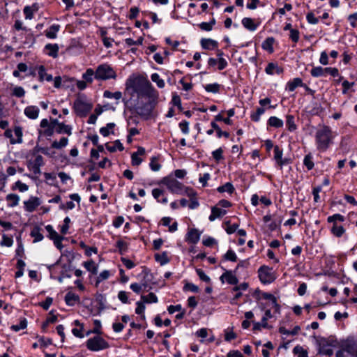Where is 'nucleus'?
I'll use <instances>...</instances> for the list:
<instances>
[{
  "label": "nucleus",
  "mask_w": 357,
  "mask_h": 357,
  "mask_svg": "<svg viewBox=\"0 0 357 357\" xmlns=\"http://www.w3.org/2000/svg\"><path fill=\"white\" fill-rule=\"evenodd\" d=\"M126 91L131 95L149 96L152 98L158 97V92L151 82L142 76H131L126 82Z\"/></svg>",
  "instance_id": "obj_1"
},
{
  "label": "nucleus",
  "mask_w": 357,
  "mask_h": 357,
  "mask_svg": "<svg viewBox=\"0 0 357 357\" xmlns=\"http://www.w3.org/2000/svg\"><path fill=\"white\" fill-rule=\"evenodd\" d=\"M335 137V134L329 126L325 125L320 126L314 136L317 150L321 152L326 151L333 143Z\"/></svg>",
  "instance_id": "obj_2"
},
{
  "label": "nucleus",
  "mask_w": 357,
  "mask_h": 357,
  "mask_svg": "<svg viewBox=\"0 0 357 357\" xmlns=\"http://www.w3.org/2000/svg\"><path fill=\"white\" fill-rule=\"evenodd\" d=\"M116 77V71L107 63L99 65L95 71V79L98 80H107Z\"/></svg>",
  "instance_id": "obj_3"
},
{
  "label": "nucleus",
  "mask_w": 357,
  "mask_h": 357,
  "mask_svg": "<svg viewBox=\"0 0 357 357\" xmlns=\"http://www.w3.org/2000/svg\"><path fill=\"white\" fill-rule=\"evenodd\" d=\"M87 349L91 351H98L108 349L109 344L101 336L97 335L89 338L86 342Z\"/></svg>",
  "instance_id": "obj_4"
},
{
  "label": "nucleus",
  "mask_w": 357,
  "mask_h": 357,
  "mask_svg": "<svg viewBox=\"0 0 357 357\" xmlns=\"http://www.w3.org/2000/svg\"><path fill=\"white\" fill-rule=\"evenodd\" d=\"M86 97L84 96H78L74 102V108L79 115H85L92 109L91 104L85 101Z\"/></svg>",
  "instance_id": "obj_5"
},
{
  "label": "nucleus",
  "mask_w": 357,
  "mask_h": 357,
  "mask_svg": "<svg viewBox=\"0 0 357 357\" xmlns=\"http://www.w3.org/2000/svg\"><path fill=\"white\" fill-rule=\"evenodd\" d=\"M258 275L263 284H270L275 280V275L272 268L266 266H262L259 268Z\"/></svg>",
  "instance_id": "obj_6"
},
{
  "label": "nucleus",
  "mask_w": 357,
  "mask_h": 357,
  "mask_svg": "<svg viewBox=\"0 0 357 357\" xmlns=\"http://www.w3.org/2000/svg\"><path fill=\"white\" fill-rule=\"evenodd\" d=\"M161 183L165 185L171 192L174 194H180L184 188L183 185L174 178L165 177Z\"/></svg>",
  "instance_id": "obj_7"
},
{
  "label": "nucleus",
  "mask_w": 357,
  "mask_h": 357,
  "mask_svg": "<svg viewBox=\"0 0 357 357\" xmlns=\"http://www.w3.org/2000/svg\"><path fill=\"white\" fill-rule=\"evenodd\" d=\"M43 164V159L40 155L33 153L28 156V168L35 174L40 173V167Z\"/></svg>",
  "instance_id": "obj_8"
},
{
  "label": "nucleus",
  "mask_w": 357,
  "mask_h": 357,
  "mask_svg": "<svg viewBox=\"0 0 357 357\" xmlns=\"http://www.w3.org/2000/svg\"><path fill=\"white\" fill-rule=\"evenodd\" d=\"M22 230L19 231L20 237L17 238V248L16 249V254L20 258L17 259L16 268L17 271L15 272V278H20L22 276V241L20 238Z\"/></svg>",
  "instance_id": "obj_9"
},
{
  "label": "nucleus",
  "mask_w": 357,
  "mask_h": 357,
  "mask_svg": "<svg viewBox=\"0 0 357 357\" xmlns=\"http://www.w3.org/2000/svg\"><path fill=\"white\" fill-rule=\"evenodd\" d=\"M15 135L16 138L13 137V132L10 129H6L4 132V136L10 139V144L21 143L22 142V128L20 126L15 127Z\"/></svg>",
  "instance_id": "obj_10"
},
{
  "label": "nucleus",
  "mask_w": 357,
  "mask_h": 357,
  "mask_svg": "<svg viewBox=\"0 0 357 357\" xmlns=\"http://www.w3.org/2000/svg\"><path fill=\"white\" fill-rule=\"evenodd\" d=\"M146 151L143 147H139L136 152H134L131 155V163L132 166L138 167L144 160Z\"/></svg>",
  "instance_id": "obj_11"
},
{
  "label": "nucleus",
  "mask_w": 357,
  "mask_h": 357,
  "mask_svg": "<svg viewBox=\"0 0 357 357\" xmlns=\"http://www.w3.org/2000/svg\"><path fill=\"white\" fill-rule=\"evenodd\" d=\"M282 150L280 149L278 146H274V160L276 164L280 167V169L284 165L289 163V160L287 158H282Z\"/></svg>",
  "instance_id": "obj_12"
},
{
  "label": "nucleus",
  "mask_w": 357,
  "mask_h": 357,
  "mask_svg": "<svg viewBox=\"0 0 357 357\" xmlns=\"http://www.w3.org/2000/svg\"><path fill=\"white\" fill-rule=\"evenodd\" d=\"M200 236L201 233L198 229L192 228L188 229L185 236V241L188 243L196 244L199 241Z\"/></svg>",
  "instance_id": "obj_13"
},
{
  "label": "nucleus",
  "mask_w": 357,
  "mask_h": 357,
  "mask_svg": "<svg viewBox=\"0 0 357 357\" xmlns=\"http://www.w3.org/2000/svg\"><path fill=\"white\" fill-rule=\"evenodd\" d=\"M152 195L158 202L167 204L168 202L167 196L165 191L160 188H154L152 190Z\"/></svg>",
  "instance_id": "obj_14"
},
{
  "label": "nucleus",
  "mask_w": 357,
  "mask_h": 357,
  "mask_svg": "<svg viewBox=\"0 0 357 357\" xmlns=\"http://www.w3.org/2000/svg\"><path fill=\"white\" fill-rule=\"evenodd\" d=\"M222 282H227L230 284H237L238 280L231 271H226L220 278Z\"/></svg>",
  "instance_id": "obj_15"
},
{
  "label": "nucleus",
  "mask_w": 357,
  "mask_h": 357,
  "mask_svg": "<svg viewBox=\"0 0 357 357\" xmlns=\"http://www.w3.org/2000/svg\"><path fill=\"white\" fill-rule=\"evenodd\" d=\"M241 22H242L243 26L246 29H248L250 31H255L259 24V22H256L255 20H253L250 17H244L242 20Z\"/></svg>",
  "instance_id": "obj_16"
},
{
  "label": "nucleus",
  "mask_w": 357,
  "mask_h": 357,
  "mask_svg": "<svg viewBox=\"0 0 357 357\" xmlns=\"http://www.w3.org/2000/svg\"><path fill=\"white\" fill-rule=\"evenodd\" d=\"M227 211L218 206H213L211 208V214L208 217L211 222L214 221L217 218H220L226 214Z\"/></svg>",
  "instance_id": "obj_17"
},
{
  "label": "nucleus",
  "mask_w": 357,
  "mask_h": 357,
  "mask_svg": "<svg viewBox=\"0 0 357 357\" xmlns=\"http://www.w3.org/2000/svg\"><path fill=\"white\" fill-rule=\"evenodd\" d=\"M200 43L202 48L208 50H215L218 46V42L211 38H202Z\"/></svg>",
  "instance_id": "obj_18"
},
{
  "label": "nucleus",
  "mask_w": 357,
  "mask_h": 357,
  "mask_svg": "<svg viewBox=\"0 0 357 357\" xmlns=\"http://www.w3.org/2000/svg\"><path fill=\"white\" fill-rule=\"evenodd\" d=\"M26 209L32 212L40 204V201L38 197H31L27 202H24Z\"/></svg>",
  "instance_id": "obj_19"
},
{
  "label": "nucleus",
  "mask_w": 357,
  "mask_h": 357,
  "mask_svg": "<svg viewBox=\"0 0 357 357\" xmlns=\"http://www.w3.org/2000/svg\"><path fill=\"white\" fill-rule=\"evenodd\" d=\"M82 266L92 275H96L98 271V265L92 259L84 261Z\"/></svg>",
  "instance_id": "obj_20"
},
{
  "label": "nucleus",
  "mask_w": 357,
  "mask_h": 357,
  "mask_svg": "<svg viewBox=\"0 0 357 357\" xmlns=\"http://www.w3.org/2000/svg\"><path fill=\"white\" fill-rule=\"evenodd\" d=\"M304 84L301 78L296 77L287 83L286 89L289 91H294L298 86H303Z\"/></svg>",
  "instance_id": "obj_21"
},
{
  "label": "nucleus",
  "mask_w": 357,
  "mask_h": 357,
  "mask_svg": "<svg viewBox=\"0 0 357 357\" xmlns=\"http://www.w3.org/2000/svg\"><path fill=\"white\" fill-rule=\"evenodd\" d=\"M54 125H55L54 128L59 133H66L68 135H71V127L68 125H65L64 123H59L56 120L53 121Z\"/></svg>",
  "instance_id": "obj_22"
},
{
  "label": "nucleus",
  "mask_w": 357,
  "mask_h": 357,
  "mask_svg": "<svg viewBox=\"0 0 357 357\" xmlns=\"http://www.w3.org/2000/svg\"><path fill=\"white\" fill-rule=\"evenodd\" d=\"M65 301L69 306H73L79 302V296L71 291L68 292L65 296Z\"/></svg>",
  "instance_id": "obj_23"
},
{
  "label": "nucleus",
  "mask_w": 357,
  "mask_h": 357,
  "mask_svg": "<svg viewBox=\"0 0 357 357\" xmlns=\"http://www.w3.org/2000/svg\"><path fill=\"white\" fill-rule=\"evenodd\" d=\"M45 52L47 55L56 58L58 56L59 46L57 44H47L45 46Z\"/></svg>",
  "instance_id": "obj_24"
},
{
  "label": "nucleus",
  "mask_w": 357,
  "mask_h": 357,
  "mask_svg": "<svg viewBox=\"0 0 357 357\" xmlns=\"http://www.w3.org/2000/svg\"><path fill=\"white\" fill-rule=\"evenodd\" d=\"M128 245H129L128 242L119 238L117 239L115 246L117 248L119 254L124 255L128 251Z\"/></svg>",
  "instance_id": "obj_25"
},
{
  "label": "nucleus",
  "mask_w": 357,
  "mask_h": 357,
  "mask_svg": "<svg viewBox=\"0 0 357 357\" xmlns=\"http://www.w3.org/2000/svg\"><path fill=\"white\" fill-rule=\"evenodd\" d=\"M39 108L36 106H29L24 109L26 116L31 119H36L39 114Z\"/></svg>",
  "instance_id": "obj_26"
},
{
  "label": "nucleus",
  "mask_w": 357,
  "mask_h": 357,
  "mask_svg": "<svg viewBox=\"0 0 357 357\" xmlns=\"http://www.w3.org/2000/svg\"><path fill=\"white\" fill-rule=\"evenodd\" d=\"M278 331L280 334L284 335H296L301 331V327L295 326L292 330H287L285 327L280 326Z\"/></svg>",
  "instance_id": "obj_27"
},
{
  "label": "nucleus",
  "mask_w": 357,
  "mask_h": 357,
  "mask_svg": "<svg viewBox=\"0 0 357 357\" xmlns=\"http://www.w3.org/2000/svg\"><path fill=\"white\" fill-rule=\"evenodd\" d=\"M74 325L76 326L77 327L76 328H73L72 330V333L73 334L77 337H79V338H82L84 337V335L83 333V330H84V326L82 324H81L79 322V321L78 320H75L74 321Z\"/></svg>",
  "instance_id": "obj_28"
},
{
  "label": "nucleus",
  "mask_w": 357,
  "mask_h": 357,
  "mask_svg": "<svg viewBox=\"0 0 357 357\" xmlns=\"http://www.w3.org/2000/svg\"><path fill=\"white\" fill-rule=\"evenodd\" d=\"M60 26L59 24H53L45 31V34L48 38L54 39L56 38Z\"/></svg>",
  "instance_id": "obj_29"
},
{
  "label": "nucleus",
  "mask_w": 357,
  "mask_h": 357,
  "mask_svg": "<svg viewBox=\"0 0 357 357\" xmlns=\"http://www.w3.org/2000/svg\"><path fill=\"white\" fill-rule=\"evenodd\" d=\"M105 147H106L107 150L109 151V152H115L117 150H119V151L123 150V146L119 140H116V141L114 142L113 143L106 144Z\"/></svg>",
  "instance_id": "obj_30"
},
{
  "label": "nucleus",
  "mask_w": 357,
  "mask_h": 357,
  "mask_svg": "<svg viewBox=\"0 0 357 357\" xmlns=\"http://www.w3.org/2000/svg\"><path fill=\"white\" fill-rule=\"evenodd\" d=\"M38 10V6L36 3H33L31 6H26L24 8V13L26 15V19L31 20L34 13Z\"/></svg>",
  "instance_id": "obj_31"
},
{
  "label": "nucleus",
  "mask_w": 357,
  "mask_h": 357,
  "mask_svg": "<svg viewBox=\"0 0 357 357\" xmlns=\"http://www.w3.org/2000/svg\"><path fill=\"white\" fill-rule=\"evenodd\" d=\"M275 40L272 37L266 38L262 43V48L269 53L273 52V43Z\"/></svg>",
  "instance_id": "obj_32"
},
{
  "label": "nucleus",
  "mask_w": 357,
  "mask_h": 357,
  "mask_svg": "<svg viewBox=\"0 0 357 357\" xmlns=\"http://www.w3.org/2000/svg\"><path fill=\"white\" fill-rule=\"evenodd\" d=\"M345 232L344 228L335 222L331 228V233L336 237H341Z\"/></svg>",
  "instance_id": "obj_33"
},
{
  "label": "nucleus",
  "mask_w": 357,
  "mask_h": 357,
  "mask_svg": "<svg viewBox=\"0 0 357 357\" xmlns=\"http://www.w3.org/2000/svg\"><path fill=\"white\" fill-rule=\"evenodd\" d=\"M115 127V124L114 123H109L106 125V126L102 127L100 129V133L104 136L107 137L109 134L114 132V128Z\"/></svg>",
  "instance_id": "obj_34"
},
{
  "label": "nucleus",
  "mask_w": 357,
  "mask_h": 357,
  "mask_svg": "<svg viewBox=\"0 0 357 357\" xmlns=\"http://www.w3.org/2000/svg\"><path fill=\"white\" fill-rule=\"evenodd\" d=\"M310 74L314 77L325 76L326 68H322L321 66L313 67L310 70Z\"/></svg>",
  "instance_id": "obj_35"
},
{
  "label": "nucleus",
  "mask_w": 357,
  "mask_h": 357,
  "mask_svg": "<svg viewBox=\"0 0 357 357\" xmlns=\"http://www.w3.org/2000/svg\"><path fill=\"white\" fill-rule=\"evenodd\" d=\"M283 124V121L276 116H271L268 120V125L271 127L282 128Z\"/></svg>",
  "instance_id": "obj_36"
},
{
  "label": "nucleus",
  "mask_w": 357,
  "mask_h": 357,
  "mask_svg": "<svg viewBox=\"0 0 357 357\" xmlns=\"http://www.w3.org/2000/svg\"><path fill=\"white\" fill-rule=\"evenodd\" d=\"M38 73L40 79L42 81L46 80L47 82H50V81L52 80V76L51 75L47 73L44 67L42 66L38 67Z\"/></svg>",
  "instance_id": "obj_37"
},
{
  "label": "nucleus",
  "mask_w": 357,
  "mask_h": 357,
  "mask_svg": "<svg viewBox=\"0 0 357 357\" xmlns=\"http://www.w3.org/2000/svg\"><path fill=\"white\" fill-rule=\"evenodd\" d=\"M261 298L266 299V300H270L272 302L276 311L279 310L280 306L277 303L276 298L273 294H271L270 293H267V292H262V293H261Z\"/></svg>",
  "instance_id": "obj_38"
},
{
  "label": "nucleus",
  "mask_w": 357,
  "mask_h": 357,
  "mask_svg": "<svg viewBox=\"0 0 357 357\" xmlns=\"http://www.w3.org/2000/svg\"><path fill=\"white\" fill-rule=\"evenodd\" d=\"M6 200L8 202V205L11 207H13L18 204L20 197L16 194L10 193L6 196Z\"/></svg>",
  "instance_id": "obj_39"
},
{
  "label": "nucleus",
  "mask_w": 357,
  "mask_h": 357,
  "mask_svg": "<svg viewBox=\"0 0 357 357\" xmlns=\"http://www.w3.org/2000/svg\"><path fill=\"white\" fill-rule=\"evenodd\" d=\"M141 299L144 303H155L158 302V298L153 293H149L148 295H142Z\"/></svg>",
  "instance_id": "obj_40"
},
{
  "label": "nucleus",
  "mask_w": 357,
  "mask_h": 357,
  "mask_svg": "<svg viewBox=\"0 0 357 357\" xmlns=\"http://www.w3.org/2000/svg\"><path fill=\"white\" fill-rule=\"evenodd\" d=\"M293 353L297 357H308L307 350L300 345H297L294 348Z\"/></svg>",
  "instance_id": "obj_41"
},
{
  "label": "nucleus",
  "mask_w": 357,
  "mask_h": 357,
  "mask_svg": "<svg viewBox=\"0 0 357 357\" xmlns=\"http://www.w3.org/2000/svg\"><path fill=\"white\" fill-rule=\"evenodd\" d=\"M31 236L33 238V242H38L43 239V236L40 233V229L38 227H34L30 234Z\"/></svg>",
  "instance_id": "obj_42"
},
{
  "label": "nucleus",
  "mask_w": 357,
  "mask_h": 357,
  "mask_svg": "<svg viewBox=\"0 0 357 357\" xmlns=\"http://www.w3.org/2000/svg\"><path fill=\"white\" fill-rule=\"evenodd\" d=\"M220 85L218 83L208 84L204 86V89L209 93H217L219 92Z\"/></svg>",
  "instance_id": "obj_43"
},
{
  "label": "nucleus",
  "mask_w": 357,
  "mask_h": 357,
  "mask_svg": "<svg viewBox=\"0 0 357 357\" xmlns=\"http://www.w3.org/2000/svg\"><path fill=\"white\" fill-rule=\"evenodd\" d=\"M286 126L288 130L291 132L296 129V125L294 122V117L292 115H287L286 117Z\"/></svg>",
  "instance_id": "obj_44"
},
{
  "label": "nucleus",
  "mask_w": 357,
  "mask_h": 357,
  "mask_svg": "<svg viewBox=\"0 0 357 357\" xmlns=\"http://www.w3.org/2000/svg\"><path fill=\"white\" fill-rule=\"evenodd\" d=\"M103 97L106 98H114L118 100L122 98V93L120 91L113 93L107 90L104 91Z\"/></svg>",
  "instance_id": "obj_45"
},
{
  "label": "nucleus",
  "mask_w": 357,
  "mask_h": 357,
  "mask_svg": "<svg viewBox=\"0 0 357 357\" xmlns=\"http://www.w3.org/2000/svg\"><path fill=\"white\" fill-rule=\"evenodd\" d=\"M219 192H228L231 194L234 191V188L231 183H227L225 185L218 188Z\"/></svg>",
  "instance_id": "obj_46"
},
{
  "label": "nucleus",
  "mask_w": 357,
  "mask_h": 357,
  "mask_svg": "<svg viewBox=\"0 0 357 357\" xmlns=\"http://www.w3.org/2000/svg\"><path fill=\"white\" fill-rule=\"evenodd\" d=\"M215 24V20L213 18L209 22H202L199 24V28L203 31H210Z\"/></svg>",
  "instance_id": "obj_47"
},
{
  "label": "nucleus",
  "mask_w": 357,
  "mask_h": 357,
  "mask_svg": "<svg viewBox=\"0 0 357 357\" xmlns=\"http://www.w3.org/2000/svg\"><path fill=\"white\" fill-rule=\"evenodd\" d=\"M151 79L153 82L156 83L159 88L162 89L165 87V82L162 78H160L158 73H153L151 76Z\"/></svg>",
  "instance_id": "obj_48"
},
{
  "label": "nucleus",
  "mask_w": 357,
  "mask_h": 357,
  "mask_svg": "<svg viewBox=\"0 0 357 357\" xmlns=\"http://www.w3.org/2000/svg\"><path fill=\"white\" fill-rule=\"evenodd\" d=\"M93 77H95V72L91 68H88L82 75L83 79L89 83H92Z\"/></svg>",
  "instance_id": "obj_49"
},
{
  "label": "nucleus",
  "mask_w": 357,
  "mask_h": 357,
  "mask_svg": "<svg viewBox=\"0 0 357 357\" xmlns=\"http://www.w3.org/2000/svg\"><path fill=\"white\" fill-rule=\"evenodd\" d=\"M265 112V109L262 107H258L255 112L250 115V118L253 121L257 122L259 121L261 116Z\"/></svg>",
  "instance_id": "obj_50"
},
{
  "label": "nucleus",
  "mask_w": 357,
  "mask_h": 357,
  "mask_svg": "<svg viewBox=\"0 0 357 357\" xmlns=\"http://www.w3.org/2000/svg\"><path fill=\"white\" fill-rule=\"evenodd\" d=\"M68 139L66 137H62L59 142L54 141L52 144V147L54 149H61L67 146Z\"/></svg>",
  "instance_id": "obj_51"
},
{
  "label": "nucleus",
  "mask_w": 357,
  "mask_h": 357,
  "mask_svg": "<svg viewBox=\"0 0 357 357\" xmlns=\"http://www.w3.org/2000/svg\"><path fill=\"white\" fill-rule=\"evenodd\" d=\"M109 276L110 272L109 271L105 270L102 271L96 278V286L97 287L101 282L108 279Z\"/></svg>",
  "instance_id": "obj_52"
},
{
  "label": "nucleus",
  "mask_w": 357,
  "mask_h": 357,
  "mask_svg": "<svg viewBox=\"0 0 357 357\" xmlns=\"http://www.w3.org/2000/svg\"><path fill=\"white\" fill-rule=\"evenodd\" d=\"M236 334L233 331L232 328H227L225 331V340L229 342L236 338Z\"/></svg>",
  "instance_id": "obj_53"
},
{
  "label": "nucleus",
  "mask_w": 357,
  "mask_h": 357,
  "mask_svg": "<svg viewBox=\"0 0 357 357\" xmlns=\"http://www.w3.org/2000/svg\"><path fill=\"white\" fill-rule=\"evenodd\" d=\"M150 168L154 171H159L161 168V165L158 162V159L156 157H152L149 164Z\"/></svg>",
  "instance_id": "obj_54"
},
{
  "label": "nucleus",
  "mask_w": 357,
  "mask_h": 357,
  "mask_svg": "<svg viewBox=\"0 0 357 357\" xmlns=\"http://www.w3.org/2000/svg\"><path fill=\"white\" fill-rule=\"evenodd\" d=\"M57 321V316L54 314L53 311H51L46 319L45 322L43 325V328H45L48 324H53Z\"/></svg>",
  "instance_id": "obj_55"
},
{
  "label": "nucleus",
  "mask_w": 357,
  "mask_h": 357,
  "mask_svg": "<svg viewBox=\"0 0 357 357\" xmlns=\"http://www.w3.org/2000/svg\"><path fill=\"white\" fill-rule=\"evenodd\" d=\"M303 163L308 170L313 169L314 165L311 154H307L305 156Z\"/></svg>",
  "instance_id": "obj_56"
},
{
  "label": "nucleus",
  "mask_w": 357,
  "mask_h": 357,
  "mask_svg": "<svg viewBox=\"0 0 357 357\" xmlns=\"http://www.w3.org/2000/svg\"><path fill=\"white\" fill-rule=\"evenodd\" d=\"M45 229L49 234L50 238L52 240L54 241L61 237V236L53 229L51 225H47Z\"/></svg>",
  "instance_id": "obj_57"
},
{
  "label": "nucleus",
  "mask_w": 357,
  "mask_h": 357,
  "mask_svg": "<svg viewBox=\"0 0 357 357\" xmlns=\"http://www.w3.org/2000/svg\"><path fill=\"white\" fill-rule=\"evenodd\" d=\"M155 259L161 265H165L169 262V259L166 253L156 254L155 255Z\"/></svg>",
  "instance_id": "obj_58"
},
{
  "label": "nucleus",
  "mask_w": 357,
  "mask_h": 357,
  "mask_svg": "<svg viewBox=\"0 0 357 357\" xmlns=\"http://www.w3.org/2000/svg\"><path fill=\"white\" fill-rule=\"evenodd\" d=\"M238 227V225L233 224L231 225L229 221L225 222V229L227 234H231L234 233Z\"/></svg>",
  "instance_id": "obj_59"
},
{
  "label": "nucleus",
  "mask_w": 357,
  "mask_h": 357,
  "mask_svg": "<svg viewBox=\"0 0 357 357\" xmlns=\"http://www.w3.org/2000/svg\"><path fill=\"white\" fill-rule=\"evenodd\" d=\"M195 192L193 191H190V192L188 194V195L192 197L190 203L188 205L189 208L191 209H195L199 206V202L197 199L195 198Z\"/></svg>",
  "instance_id": "obj_60"
},
{
  "label": "nucleus",
  "mask_w": 357,
  "mask_h": 357,
  "mask_svg": "<svg viewBox=\"0 0 357 357\" xmlns=\"http://www.w3.org/2000/svg\"><path fill=\"white\" fill-rule=\"evenodd\" d=\"M327 220L328 222L335 224V222L337 223V221L343 222L344 220V218L340 214H335L333 215L329 216Z\"/></svg>",
  "instance_id": "obj_61"
},
{
  "label": "nucleus",
  "mask_w": 357,
  "mask_h": 357,
  "mask_svg": "<svg viewBox=\"0 0 357 357\" xmlns=\"http://www.w3.org/2000/svg\"><path fill=\"white\" fill-rule=\"evenodd\" d=\"M146 284H138V283H132L130 284V289L135 293L139 294L143 289H145Z\"/></svg>",
  "instance_id": "obj_62"
},
{
  "label": "nucleus",
  "mask_w": 357,
  "mask_h": 357,
  "mask_svg": "<svg viewBox=\"0 0 357 357\" xmlns=\"http://www.w3.org/2000/svg\"><path fill=\"white\" fill-rule=\"evenodd\" d=\"M196 272L199 277L200 280H202L204 282H206L207 283L210 282L211 279L204 272L203 270L200 268H197Z\"/></svg>",
  "instance_id": "obj_63"
},
{
  "label": "nucleus",
  "mask_w": 357,
  "mask_h": 357,
  "mask_svg": "<svg viewBox=\"0 0 357 357\" xmlns=\"http://www.w3.org/2000/svg\"><path fill=\"white\" fill-rule=\"evenodd\" d=\"M350 25L352 28H356L357 26V13H354L353 14H351L348 16L347 18Z\"/></svg>",
  "instance_id": "obj_64"
}]
</instances>
